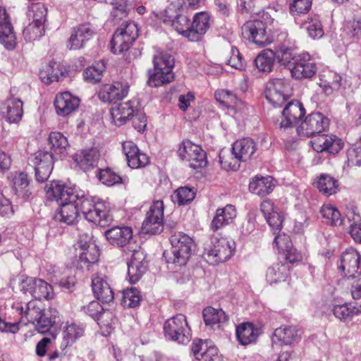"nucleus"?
Masks as SVG:
<instances>
[{"label":"nucleus","mask_w":361,"mask_h":361,"mask_svg":"<svg viewBox=\"0 0 361 361\" xmlns=\"http://www.w3.org/2000/svg\"><path fill=\"white\" fill-rule=\"evenodd\" d=\"M276 59V54L271 49L261 51L255 59V64L259 71L271 72Z\"/></svg>","instance_id":"a18cd8bd"},{"label":"nucleus","mask_w":361,"mask_h":361,"mask_svg":"<svg viewBox=\"0 0 361 361\" xmlns=\"http://www.w3.org/2000/svg\"><path fill=\"white\" fill-rule=\"evenodd\" d=\"M138 37V28L134 22L124 21L115 31L111 40V50L115 54L127 51Z\"/></svg>","instance_id":"423d86ee"},{"label":"nucleus","mask_w":361,"mask_h":361,"mask_svg":"<svg viewBox=\"0 0 361 361\" xmlns=\"http://www.w3.org/2000/svg\"><path fill=\"white\" fill-rule=\"evenodd\" d=\"M122 149L126 156L127 164L131 169L145 167L149 162V157L145 153L142 152L132 141L123 142Z\"/></svg>","instance_id":"412c9836"},{"label":"nucleus","mask_w":361,"mask_h":361,"mask_svg":"<svg viewBox=\"0 0 361 361\" xmlns=\"http://www.w3.org/2000/svg\"><path fill=\"white\" fill-rule=\"evenodd\" d=\"M235 243L224 237H212L211 243L204 249V256L211 264H218L227 261L233 254Z\"/></svg>","instance_id":"39448f33"},{"label":"nucleus","mask_w":361,"mask_h":361,"mask_svg":"<svg viewBox=\"0 0 361 361\" xmlns=\"http://www.w3.org/2000/svg\"><path fill=\"white\" fill-rule=\"evenodd\" d=\"M338 269L348 279H355L361 275V256L355 249H347L341 255Z\"/></svg>","instance_id":"dca6fc26"},{"label":"nucleus","mask_w":361,"mask_h":361,"mask_svg":"<svg viewBox=\"0 0 361 361\" xmlns=\"http://www.w3.org/2000/svg\"><path fill=\"white\" fill-rule=\"evenodd\" d=\"M106 1L114 6L111 15L114 19L121 20L128 16V9L123 0H106Z\"/></svg>","instance_id":"0e129e2a"},{"label":"nucleus","mask_w":361,"mask_h":361,"mask_svg":"<svg viewBox=\"0 0 361 361\" xmlns=\"http://www.w3.org/2000/svg\"><path fill=\"white\" fill-rule=\"evenodd\" d=\"M258 335V329L252 323H243L236 327V336L242 345H245L255 342Z\"/></svg>","instance_id":"79ce46f5"},{"label":"nucleus","mask_w":361,"mask_h":361,"mask_svg":"<svg viewBox=\"0 0 361 361\" xmlns=\"http://www.w3.org/2000/svg\"><path fill=\"white\" fill-rule=\"evenodd\" d=\"M135 102L129 101L121 103L118 106L111 109V116L113 122L117 126H121L131 117L135 111Z\"/></svg>","instance_id":"2f4dec72"},{"label":"nucleus","mask_w":361,"mask_h":361,"mask_svg":"<svg viewBox=\"0 0 361 361\" xmlns=\"http://www.w3.org/2000/svg\"><path fill=\"white\" fill-rule=\"evenodd\" d=\"M172 26L178 33L189 39L191 24L190 23V19L186 16H177L173 20Z\"/></svg>","instance_id":"13d9d810"},{"label":"nucleus","mask_w":361,"mask_h":361,"mask_svg":"<svg viewBox=\"0 0 361 361\" xmlns=\"http://www.w3.org/2000/svg\"><path fill=\"white\" fill-rule=\"evenodd\" d=\"M37 303V301L31 300L23 306V304L17 302L13 305L12 308L21 315V321L25 318L27 322L35 325L39 333L44 334L56 322L57 311L52 308L43 310Z\"/></svg>","instance_id":"f257e3e1"},{"label":"nucleus","mask_w":361,"mask_h":361,"mask_svg":"<svg viewBox=\"0 0 361 361\" xmlns=\"http://www.w3.org/2000/svg\"><path fill=\"white\" fill-rule=\"evenodd\" d=\"M54 157L52 154L44 150L35 153L31 162L35 168L36 180L39 183L46 181L53 169Z\"/></svg>","instance_id":"a211bd4d"},{"label":"nucleus","mask_w":361,"mask_h":361,"mask_svg":"<svg viewBox=\"0 0 361 361\" xmlns=\"http://www.w3.org/2000/svg\"><path fill=\"white\" fill-rule=\"evenodd\" d=\"M348 165L352 166H361V145L350 148L347 152Z\"/></svg>","instance_id":"774afa93"},{"label":"nucleus","mask_w":361,"mask_h":361,"mask_svg":"<svg viewBox=\"0 0 361 361\" xmlns=\"http://www.w3.org/2000/svg\"><path fill=\"white\" fill-rule=\"evenodd\" d=\"M215 97L219 102L230 106L237 103L238 99L231 91L221 90L215 92Z\"/></svg>","instance_id":"69168bd1"},{"label":"nucleus","mask_w":361,"mask_h":361,"mask_svg":"<svg viewBox=\"0 0 361 361\" xmlns=\"http://www.w3.org/2000/svg\"><path fill=\"white\" fill-rule=\"evenodd\" d=\"M344 32L350 38L361 39V16L347 21L344 25Z\"/></svg>","instance_id":"680f3d73"},{"label":"nucleus","mask_w":361,"mask_h":361,"mask_svg":"<svg viewBox=\"0 0 361 361\" xmlns=\"http://www.w3.org/2000/svg\"><path fill=\"white\" fill-rule=\"evenodd\" d=\"M130 258L128 262V275L130 283H137L148 267L146 255L140 246H135L130 250Z\"/></svg>","instance_id":"4468645a"},{"label":"nucleus","mask_w":361,"mask_h":361,"mask_svg":"<svg viewBox=\"0 0 361 361\" xmlns=\"http://www.w3.org/2000/svg\"><path fill=\"white\" fill-rule=\"evenodd\" d=\"M312 146L317 152L336 154L343 147V140L335 135H319L311 140Z\"/></svg>","instance_id":"6ab92c4d"},{"label":"nucleus","mask_w":361,"mask_h":361,"mask_svg":"<svg viewBox=\"0 0 361 361\" xmlns=\"http://www.w3.org/2000/svg\"><path fill=\"white\" fill-rule=\"evenodd\" d=\"M296 64L291 67L290 73L297 79L310 78L315 75L317 66L311 61L310 55L307 53L299 54Z\"/></svg>","instance_id":"393cba45"},{"label":"nucleus","mask_w":361,"mask_h":361,"mask_svg":"<svg viewBox=\"0 0 361 361\" xmlns=\"http://www.w3.org/2000/svg\"><path fill=\"white\" fill-rule=\"evenodd\" d=\"M191 351L199 361H216L219 359L217 348L208 341H194Z\"/></svg>","instance_id":"a878e982"},{"label":"nucleus","mask_w":361,"mask_h":361,"mask_svg":"<svg viewBox=\"0 0 361 361\" xmlns=\"http://www.w3.org/2000/svg\"><path fill=\"white\" fill-rule=\"evenodd\" d=\"M338 187V181L328 174H322L317 182L319 191L326 196L336 194Z\"/></svg>","instance_id":"49530a36"},{"label":"nucleus","mask_w":361,"mask_h":361,"mask_svg":"<svg viewBox=\"0 0 361 361\" xmlns=\"http://www.w3.org/2000/svg\"><path fill=\"white\" fill-rule=\"evenodd\" d=\"M329 121L328 118L322 113L315 112L309 114L300 126L297 128V132L300 136L310 137L328 129Z\"/></svg>","instance_id":"ddd939ff"},{"label":"nucleus","mask_w":361,"mask_h":361,"mask_svg":"<svg viewBox=\"0 0 361 361\" xmlns=\"http://www.w3.org/2000/svg\"><path fill=\"white\" fill-rule=\"evenodd\" d=\"M196 192L197 190L194 187H180L174 192L173 199L178 205H185L194 200Z\"/></svg>","instance_id":"3c124183"},{"label":"nucleus","mask_w":361,"mask_h":361,"mask_svg":"<svg viewBox=\"0 0 361 361\" xmlns=\"http://www.w3.org/2000/svg\"><path fill=\"white\" fill-rule=\"evenodd\" d=\"M141 296L137 289L131 288L123 292L122 303L128 307H135L139 305Z\"/></svg>","instance_id":"052dcab7"},{"label":"nucleus","mask_w":361,"mask_h":361,"mask_svg":"<svg viewBox=\"0 0 361 361\" xmlns=\"http://www.w3.org/2000/svg\"><path fill=\"white\" fill-rule=\"evenodd\" d=\"M85 326L83 324L71 322L66 323L63 331V341L61 348L63 349L72 345L78 338L83 336Z\"/></svg>","instance_id":"473e14b6"},{"label":"nucleus","mask_w":361,"mask_h":361,"mask_svg":"<svg viewBox=\"0 0 361 361\" xmlns=\"http://www.w3.org/2000/svg\"><path fill=\"white\" fill-rule=\"evenodd\" d=\"M107 241L111 245L118 247H126L124 252L130 255V250L139 246L133 239V230L128 226H114L104 233Z\"/></svg>","instance_id":"9b49d317"},{"label":"nucleus","mask_w":361,"mask_h":361,"mask_svg":"<svg viewBox=\"0 0 361 361\" xmlns=\"http://www.w3.org/2000/svg\"><path fill=\"white\" fill-rule=\"evenodd\" d=\"M241 30L244 38L260 47L271 43L266 32L265 24L262 20H249L242 26Z\"/></svg>","instance_id":"f3484780"},{"label":"nucleus","mask_w":361,"mask_h":361,"mask_svg":"<svg viewBox=\"0 0 361 361\" xmlns=\"http://www.w3.org/2000/svg\"><path fill=\"white\" fill-rule=\"evenodd\" d=\"M13 190L16 195L23 199H27L32 194L30 180L27 173L20 172L12 175Z\"/></svg>","instance_id":"e433bc0d"},{"label":"nucleus","mask_w":361,"mask_h":361,"mask_svg":"<svg viewBox=\"0 0 361 361\" xmlns=\"http://www.w3.org/2000/svg\"><path fill=\"white\" fill-rule=\"evenodd\" d=\"M209 27V16L205 12H200L193 18L191 24V30L189 33V40L191 42L200 41Z\"/></svg>","instance_id":"7c9ffc66"},{"label":"nucleus","mask_w":361,"mask_h":361,"mask_svg":"<svg viewBox=\"0 0 361 361\" xmlns=\"http://www.w3.org/2000/svg\"><path fill=\"white\" fill-rule=\"evenodd\" d=\"M312 6V0H293L290 5V12L293 16L307 13Z\"/></svg>","instance_id":"e2e57ef3"},{"label":"nucleus","mask_w":361,"mask_h":361,"mask_svg":"<svg viewBox=\"0 0 361 361\" xmlns=\"http://www.w3.org/2000/svg\"><path fill=\"white\" fill-rule=\"evenodd\" d=\"M277 58L279 62L281 64L287 66L290 71L291 67L296 64V59L299 58V54L297 55L290 48L280 47L277 51Z\"/></svg>","instance_id":"603ef678"},{"label":"nucleus","mask_w":361,"mask_h":361,"mask_svg":"<svg viewBox=\"0 0 361 361\" xmlns=\"http://www.w3.org/2000/svg\"><path fill=\"white\" fill-rule=\"evenodd\" d=\"M94 34L93 29L88 24L78 26L70 37L69 48L74 50L82 48L85 42L91 39Z\"/></svg>","instance_id":"c756f323"},{"label":"nucleus","mask_w":361,"mask_h":361,"mask_svg":"<svg viewBox=\"0 0 361 361\" xmlns=\"http://www.w3.org/2000/svg\"><path fill=\"white\" fill-rule=\"evenodd\" d=\"M104 70V63L103 61L98 62L85 69L83 73L84 79L90 83L98 82L101 80Z\"/></svg>","instance_id":"864d4df0"},{"label":"nucleus","mask_w":361,"mask_h":361,"mask_svg":"<svg viewBox=\"0 0 361 361\" xmlns=\"http://www.w3.org/2000/svg\"><path fill=\"white\" fill-rule=\"evenodd\" d=\"M153 73H149L148 84L152 87L159 86L170 82L173 80L172 69L175 60L173 56L167 52L157 51L154 56Z\"/></svg>","instance_id":"7ed1b4c3"},{"label":"nucleus","mask_w":361,"mask_h":361,"mask_svg":"<svg viewBox=\"0 0 361 361\" xmlns=\"http://www.w3.org/2000/svg\"><path fill=\"white\" fill-rule=\"evenodd\" d=\"M92 287L98 300L106 304L114 300V293L104 276L99 274L94 276Z\"/></svg>","instance_id":"cd10ccee"},{"label":"nucleus","mask_w":361,"mask_h":361,"mask_svg":"<svg viewBox=\"0 0 361 361\" xmlns=\"http://www.w3.org/2000/svg\"><path fill=\"white\" fill-rule=\"evenodd\" d=\"M292 94V85L288 79L274 78L267 83L265 96L274 106H281Z\"/></svg>","instance_id":"0eeeda50"},{"label":"nucleus","mask_w":361,"mask_h":361,"mask_svg":"<svg viewBox=\"0 0 361 361\" xmlns=\"http://www.w3.org/2000/svg\"><path fill=\"white\" fill-rule=\"evenodd\" d=\"M49 145L51 152L49 153L59 156L60 158L65 157L67 154L69 146L67 138L59 132H52L49 137Z\"/></svg>","instance_id":"ea45409f"},{"label":"nucleus","mask_w":361,"mask_h":361,"mask_svg":"<svg viewBox=\"0 0 361 361\" xmlns=\"http://www.w3.org/2000/svg\"><path fill=\"white\" fill-rule=\"evenodd\" d=\"M274 185L271 176L256 177L249 185L251 192L259 196H264L270 193L274 189Z\"/></svg>","instance_id":"c03bdc74"},{"label":"nucleus","mask_w":361,"mask_h":361,"mask_svg":"<svg viewBox=\"0 0 361 361\" xmlns=\"http://www.w3.org/2000/svg\"><path fill=\"white\" fill-rule=\"evenodd\" d=\"M129 87L127 82H116L114 84H107L100 90L98 96L104 102L115 104L127 96Z\"/></svg>","instance_id":"aec40b11"},{"label":"nucleus","mask_w":361,"mask_h":361,"mask_svg":"<svg viewBox=\"0 0 361 361\" xmlns=\"http://www.w3.org/2000/svg\"><path fill=\"white\" fill-rule=\"evenodd\" d=\"M78 202L80 212L88 221L101 227L109 226L113 221L107 204L99 198L85 196L82 192Z\"/></svg>","instance_id":"f03ea898"},{"label":"nucleus","mask_w":361,"mask_h":361,"mask_svg":"<svg viewBox=\"0 0 361 361\" xmlns=\"http://www.w3.org/2000/svg\"><path fill=\"white\" fill-rule=\"evenodd\" d=\"M80 102V99L69 92L59 93L56 94L54 100L56 112L60 116H69L78 108Z\"/></svg>","instance_id":"5701e85b"},{"label":"nucleus","mask_w":361,"mask_h":361,"mask_svg":"<svg viewBox=\"0 0 361 361\" xmlns=\"http://www.w3.org/2000/svg\"><path fill=\"white\" fill-rule=\"evenodd\" d=\"M204 321L207 326H214L219 323L224 322L226 317L222 310L215 309L212 307H206L202 312Z\"/></svg>","instance_id":"09e8293b"},{"label":"nucleus","mask_w":361,"mask_h":361,"mask_svg":"<svg viewBox=\"0 0 361 361\" xmlns=\"http://www.w3.org/2000/svg\"><path fill=\"white\" fill-rule=\"evenodd\" d=\"M289 274L288 264L276 262L269 267L265 274L266 281L270 285L284 281Z\"/></svg>","instance_id":"58836bf2"},{"label":"nucleus","mask_w":361,"mask_h":361,"mask_svg":"<svg viewBox=\"0 0 361 361\" xmlns=\"http://www.w3.org/2000/svg\"><path fill=\"white\" fill-rule=\"evenodd\" d=\"M1 111L9 123H18L23 116V102L20 99L11 97L4 104Z\"/></svg>","instance_id":"72a5a7b5"},{"label":"nucleus","mask_w":361,"mask_h":361,"mask_svg":"<svg viewBox=\"0 0 361 361\" xmlns=\"http://www.w3.org/2000/svg\"><path fill=\"white\" fill-rule=\"evenodd\" d=\"M304 25L309 36L312 39L320 38L323 36L322 26L317 16L308 18Z\"/></svg>","instance_id":"6e6d98bb"},{"label":"nucleus","mask_w":361,"mask_h":361,"mask_svg":"<svg viewBox=\"0 0 361 361\" xmlns=\"http://www.w3.org/2000/svg\"><path fill=\"white\" fill-rule=\"evenodd\" d=\"M85 313L90 315L94 320L98 319L104 311L103 307L99 304V300H92L87 305L82 307Z\"/></svg>","instance_id":"338daca9"},{"label":"nucleus","mask_w":361,"mask_h":361,"mask_svg":"<svg viewBox=\"0 0 361 361\" xmlns=\"http://www.w3.org/2000/svg\"><path fill=\"white\" fill-rule=\"evenodd\" d=\"M241 161L238 158L237 156L231 154H225L221 152L219 154V162L221 167L226 171H236L239 169L240 162Z\"/></svg>","instance_id":"4d7b16f0"},{"label":"nucleus","mask_w":361,"mask_h":361,"mask_svg":"<svg viewBox=\"0 0 361 361\" xmlns=\"http://www.w3.org/2000/svg\"><path fill=\"white\" fill-rule=\"evenodd\" d=\"M62 75V71L56 61H51L42 66L39 71L41 80L47 85L58 81L59 76Z\"/></svg>","instance_id":"37998d69"},{"label":"nucleus","mask_w":361,"mask_h":361,"mask_svg":"<svg viewBox=\"0 0 361 361\" xmlns=\"http://www.w3.org/2000/svg\"><path fill=\"white\" fill-rule=\"evenodd\" d=\"M325 222L333 226L341 225L342 219L340 212L331 204H324L320 209Z\"/></svg>","instance_id":"8fccbe9b"},{"label":"nucleus","mask_w":361,"mask_h":361,"mask_svg":"<svg viewBox=\"0 0 361 361\" xmlns=\"http://www.w3.org/2000/svg\"><path fill=\"white\" fill-rule=\"evenodd\" d=\"M99 157V150L96 148H91L84 149L80 154H75V161L81 169L87 171L97 164Z\"/></svg>","instance_id":"a19ab883"},{"label":"nucleus","mask_w":361,"mask_h":361,"mask_svg":"<svg viewBox=\"0 0 361 361\" xmlns=\"http://www.w3.org/2000/svg\"><path fill=\"white\" fill-rule=\"evenodd\" d=\"M45 33V26L39 23L31 22L23 30V34L27 41H35L39 39Z\"/></svg>","instance_id":"5fc2aeb1"},{"label":"nucleus","mask_w":361,"mask_h":361,"mask_svg":"<svg viewBox=\"0 0 361 361\" xmlns=\"http://www.w3.org/2000/svg\"><path fill=\"white\" fill-rule=\"evenodd\" d=\"M97 177L103 184L108 186H112L115 184L120 183L122 180L121 176L109 168L99 169L97 173Z\"/></svg>","instance_id":"bf43d9fd"},{"label":"nucleus","mask_w":361,"mask_h":361,"mask_svg":"<svg viewBox=\"0 0 361 361\" xmlns=\"http://www.w3.org/2000/svg\"><path fill=\"white\" fill-rule=\"evenodd\" d=\"M235 217L236 210L235 207L232 204H227L216 209L210 228L212 231H216L221 228L231 224Z\"/></svg>","instance_id":"c85d7f7f"},{"label":"nucleus","mask_w":361,"mask_h":361,"mask_svg":"<svg viewBox=\"0 0 361 361\" xmlns=\"http://www.w3.org/2000/svg\"><path fill=\"white\" fill-rule=\"evenodd\" d=\"M164 203L161 200L154 201L147 213L142 223V230L145 233L158 234L164 228Z\"/></svg>","instance_id":"f8f14e48"},{"label":"nucleus","mask_w":361,"mask_h":361,"mask_svg":"<svg viewBox=\"0 0 361 361\" xmlns=\"http://www.w3.org/2000/svg\"><path fill=\"white\" fill-rule=\"evenodd\" d=\"M331 311L336 319L341 322L348 323L355 316L361 314V305H355L352 303L334 305Z\"/></svg>","instance_id":"f704fd0d"},{"label":"nucleus","mask_w":361,"mask_h":361,"mask_svg":"<svg viewBox=\"0 0 361 361\" xmlns=\"http://www.w3.org/2000/svg\"><path fill=\"white\" fill-rule=\"evenodd\" d=\"M0 42L7 49L15 48L16 35L6 9L0 6Z\"/></svg>","instance_id":"bb28decb"},{"label":"nucleus","mask_w":361,"mask_h":361,"mask_svg":"<svg viewBox=\"0 0 361 361\" xmlns=\"http://www.w3.org/2000/svg\"><path fill=\"white\" fill-rule=\"evenodd\" d=\"M46 195L48 199L56 200L60 204L78 200L82 192H78L75 188L68 187L60 181H52L45 186Z\"/></svg>","instance_id":"2eb2a0df"},{"label":"nucleus","mask_w":361,"mask_h":361,"mask_svg":"<svg viewBox=\"0 0 361 361\" xmlns=\"http://www.w3.org/2000/svg\"><path fill=\"white\" fill-rule=\"evenodd\" d=\"M256 151V145L250 138H243L235 141L232 147V152L241 161L250 159Z\"/></svg>","instance_id":"c9c22d12"},{"label":"nucleus","mask_w":361,"mask_h":361,"mask_svg":"<svg viewBox=\"0 0 361 361\" xmlns=\"http://www.w3.org/2000/svg\"><path fill=\"white\" fill-rule=\"evenodd\" d=\"M173 257L168 262L185 265L194 251L195 243L193 239L183 232H176L170 237Z\"/></svg>","instance_id":"20e7f679"},{"label":"nucleus","mask_w":361,"mask_h":361,"mask_svg":"<svg viewBox=\"0 0 361 361\" xmlns=\"http://www.w3.org/2000/svg\"><path fill=\"white\" fill-rule=\"evenodd\" d=\"M79 247L81 251L79 254V259L81 262L90 264L98 261L99 253L95 245H90L85 242L84 244L79 243Z\"/></svg>","instance_id":"de8ad7c7"},{"label":"nucleus","mask_w":361,"mask_h":361,"mask_svg":"<svg viewBox=\"0 0 361 361\" xmlns=\"http://www.w3.org/2000/svg\"><path fill=\"white\" fill-rule=\"evenodd\" d=\"M179 157L187 162L192 169L202 168L206 166L207 159L205 152L202 148L190 140H183L178 150Z\"/></svg>","instance_id":"9d476101"},{"label":"nucleus","mask_w":361,"mask_h":361,"mask_svg":"<svg viewBox=\"0 0 361 361\" xmlns=\"http://www.w3.org/2000/svg\"><path fill=\"white\" fill-rule=\"evenodd\" d=\"M298 330L293 326H283L275 329L272 338V349L279 350L281 345H291L298 341Z\"/></svg>","instance_id":"b1692460"},{"label":"nucleus","mask_w":361,"mask_h":361,"mask_svg":"<svg viewBox=\"0 0 361 361\" xmlns=\"http://www.w3.org/2000/svg\"><path fill=\"white\" fill-rule=\"evenodd\" d=\"M60 210L55 216L56 219L67 224H74L78 217L79 212H80L78 200L68 202L60 204Z\"/></svg>","instance_id":"4c0bfd02"},{"label":"nucleus","mask_w":361,"mask_h":361,"mask_svg":"<svg viewBox=\"0 0 361 361\" xmlns=\"http://www.w3.org/2000/svg\"><path fill=\"white\" fill-rule=\"evenodd\" d=\"M164 333L166 339L185 343L190 337V329L185 315L176 314L167 319L164 326Z\"/></svg>","instance_id":"6e6552de"},{"label":"nucleus","mask_w":361,"mask_h":361,"mask_svg":"<svg viewBox=\"0 0 361 361\" xmlns=\"http://www.w3.org/2000/svg\"><path fill=\"white\" fill-rule=\"evenodd\" d=\"M305 109L298 100L290 102L282 111L279 126L281 128L293 127L304 116Z\"/></svg>","instance_id":"4be33fe9"},{"label":"nucleus","mask_w":361,"mask_h":361,"mask_svg":"<svg viewBox=\"0 0 361 361\" xmlns=\"http://www.w3.org/2000/svg\"><path fill=\"white\" fill-rule=\"evenodd\" d=\"M19 289L36 300L49 299L54 294L52 286L40 279L27 277L20 280Z\"/></svg>","instance_id":"1a4fd4ad"}]
</instances>
